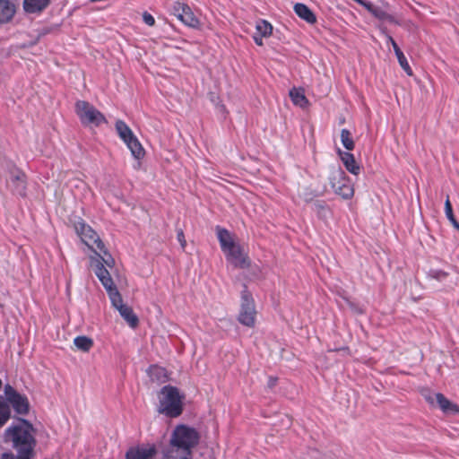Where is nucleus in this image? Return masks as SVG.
<instances>
[{"instance_id": "f257e3e1", "label": "nucleus", "mask_w": 459, "mask_h": 459, "mask_svg": "<svg viewBox=\"0 0 459 459\" xmlns=\"http://www.w3.org/2000/svg\"><path fill=\"white\" fill-rule=\"evenodd\" d=\"M3 440L5 444H10L18 455L4 453L1 459H30L34 455L36 446L34 429L25 420L20 419L13 422L4 430Z\"/></svg>"}, {"instance_id": "f03ea898", "label": "nucleus", "mask_w": 459, "mask_h": 459, "mask_svg": "<svg viewBox=\"0 0 459 459\" xmlns=\"http://www.w3.org/2000/svg\"><path fill=\"white\" fill-rule=\"evenodd\" d=\"M158 411L170 418L178 417L183 411L184 396L180 394L177 387L171 385L163 386L159 394Z\"/></svg>"}, {"instance_id": "7ed1b4c3", "label": "nucleus", "mask_w": 459, "mask_h": 459, "mask_svg": "<svg viewBox=\"0 0 459 459\" xmlns=\"http://www.w3.org/2000/svg\"><path fill=\"white\" fill-rule=\"evenodd\" d=\"M75 111L83 125L99 126L106 122L103 114L87 101L78 100Z\"/></svg>"}, {"instance_id": "20e7f679", "label": "nucleus", "mask_w": 459, "mask_h": 459, "mask_svg": "<svg viewBox=\"0 0 459 459\" xmlns=\"http://www.w3.org/2000/svg\"><path fill=\"white\" fill-rule=\"evenodd\" d=\"M170 438L194 450L199 443L200 434L195 428L180 424L172 430Z\"/></svg>"}, {"instance_id": "39448f33", "label": "nucleus", "mask_w": 459, "mask_h": 459, "mask_svg": "<svg viewBox=\"0 0 459 459\" xmlns=\"http://www.w3.org/2000/svg\"><path fill=\"white\" fill-rule=\"evenodd\" d=\"M255 307L252 295L247 291V288L241 292L240 311L238 314V321L240 324L252 327L255 322Z\"/></svg>"}, {"instance_id": "423d86ee", "label": "nucleus", "mask_w": 459, "mask_h": 459, "mask_svg": "<svg viewBox=\"0 0 459 459\" xmlns=\"http://www.w3.org/2000/svg\"><path fill=\"white\" fill-rule=\"evenodd\" d=\"M331 186L334 192L344 199H350L353 196V186L349 178H347L344 171L341 169L333 172Z\"/></svg>"}, {"instance_id": "0eeeda50", "label": "nucleus", "mask_w": 459, "mask_h": 459, "mask_svg": "<svg viewBox=\"0 0 459 459\" xmlns=\"http://www.w3.org/2000/svg\"><path fill=\"white\" fill-rule=\"evenodd\" d=\"M76 231L80 235L82 242L91 250L95 253L99 250L100 252H104V254L107 255L104 250L103 242L89 225H86L85 223H79V225L76 226Z\"/></svg>"}, {"instance_id": "6e6552de", "label": "nucleus", "mask_w": 459, "mask_h": 459, "mask_svg": "<svg viewBox=\"0 0 459 459\" xmlns=\"http://www.w3.org/2000/svg\"><path fill=\"white\" fill-rule=\"evenodd\" d=\"M26 176L16 167L13 166L6 178L7 188L15 195L24 196L26 194Z\"/></svg>"}, {"instance_id": "1a4fd4ad", "label": "nucleus", "mask_w": 459, "mask_h": 459, "mask_svg": "<svg viewBox=\"0 0 459 459\" xmlns=\"http://www.w3.org/2000/svg\"><path fill=\"white\" fill-rule=\"evenodd\" d=\"M421 394L431 406L437 405L445 413L459 412V407L440 393H433L430 390L424 389L421 391Z\"/></svg>"}, {"instance_id": "9d476101", "label": "nucleus", "mask_w": 459, "mask_h": 459, "mask_svg": "<svg viewBox=\"0 0 459 459\" xmlns=\"http://www.w3.org/2000/svg\"><path fill=\"white\" fill-rule=\"evenodd\" d=\"M4 395L8 404L12 405L18 414H27L30 409L29 401L26 396L16 392L11 385L4 386Z\"/></svg>"}, {"instance_id": "9b49d317", "label": "nucleus", "mask_w": 459, "mask_h": 459, "mask_svg": "<svg viewBox=\"0 0 459 459\" xmlns=\"http://www.w3.org/2000/svg\"><path fill=\"white\" fill-rule=\"evenodd\" d=\"M194 450L169 438L168 447L163 451V459H192Z\"/></svg>"}, {"instance_id": "f8f14e48", "label": "nucleus", "mask_w": 459, "mask_h": 459, "mask_svg": "<svg viewBox=\"0 0 459 459\" xmlns=\"http://www.w3.org/2000/svg\"><path fill=\"white\" fill-rule=\"evenodd\" d=\"M172 13L179 21L189 27L195 28L199 25L198 19L185 3L176 2L172 7Z\"/></svg>"}, {"instance_id": "ddd939ff", "label": "nucleus", "mask_w": 459, "mask_h": 459, "mask_svg": "<svg viewBox=\"0 0 459 459\" xmlns=\"http://www.w3.org/2000/svg\"><path fill=\"white\" fill-rule=\"evenodd\" d=\"M157 454V449L153 444H143L130 447L126 459H152Z\"/></svg>"}, {"instance_id": "4468645a", "label": "nucleus", "mask_w": 459, "mask_h": 459, "mask_svg": "<svg viewBox=\"0 0 459 459\" xmlns=\"http://www.w3.org/2000/svg\"><path fill=\"white\" fill-rule=\"evenodd\" d=\"M226 258L234 266L240 268H247L249 266V260L247 255L243 252L241 247L237 245L233 248L224 253Z\"/></svg>"}, {"instance_id": "2eb2a0df", "label": "nucleus", "mask_w": 459, "mask_h": 459, "mask_svg": "<svg viewBox=\"0 0 459 459\" xmlns=\"http://www.w3.org/2000/svg\"><path fill=\"white\" fill-rule=\"evenodd\" d=\"M363 7H365L371 14L376 18L383 22H388L392 23H398L394 17L389 14L387 12L383 10L381 7L374 6L371 3L365 0H354Z\"/></svg>"}, {"instance_id": "dca6fc26", "label": "nucleus", "mask_w": 459, "mask_h": 459, "mask_svg": "<svg viewBox=\"0 0 459 459\" xmlns=\"http://www.w3.org/2000/svg\"><path fill=\"white\" fill-rule=\"evenodd\" d=\"M273 26L265 20H260L256 22L255 32L253 35V39L258 46H263V39L268 38L272 35Z\"/></svg>"}, {"instance_id": "f3484780", "label": "nucleus", "mask_w": 459, "mask_h": 459, "mask_svg": "<svg viewBox=\"0 0 459 459\" xmlns=\"http://www.w3.org/2000/svg\"><path fill=\"white\" fill-rule=\"evenodd\" d=\"M338 154L346 169L353 175H359L360 167L357 164L354 155L349 152L338 150Z\"/></svg>"}, {"instance_id": "a211bd4d", "label": "nucleus", "mask_w": 459, "mask_h": 459, "mask_svg": "<svg viewBox=\"0 0 459 459\" xmlns=\"http://www.w3.org/2000/svg\"><path fill=\"white\" fill-rule=\"evenodd\" d=\"M386 39H387V42H389L393 48H394V51L395 53V56L398 59V62H399V65H401V67L403 69V71L409 75V76H411L412 75V70L405 57V56L403 55V53L401 51L400 48L398 47L397 43L395 42V40L392 38V36L390 35H386Z\"/></svg>"}, {"instance_id": "6ab92c4d", "label": "nucleus", "mask_w": 459, "mask_h": 459, "mask_svg": "<svg viewBox=\"0 0 459 459\" xmlns=\"http://www.w3.org/2000/svg\"><path fill=\"white\" fill-rule=\"evenodd\" d=\"M95 274L97 275V277L99 278L100 281L102 283L103 287L106 289L107 291H108V290H112L114 288H117L114 285V282H113V280H112V278L110 276V273L105 268L103 264L99 263L96 265Z\"/></svg>"}, {"instance_id": "aec40b11", "label": "nucleus", "mask_w": 459, "mask_h": 459, "mask_svg": "<svg viewBox=\"0 0 459 459\" xmlns=\"http://www.w3.org/2000/svg\"><path fill=\"white\" fill-rule=\"evenodd\" d=\"M217 231V237L221 247V250L223 253L227 252L228 250L233 248V247H236L238 244L235 243L231 234L229 230L225 229H221L218 227L216 229Z\"/></svg>"}, {"instance_id": "412c9836", "label": "nucleus", "mask_w": 459, "mask_h": 459, "mask_svg": "<svg viewBox=\"0 0 459 459\" xmlns=\"http://www.w3.org/2000/svg\"><path fill=\"white\" fill-rule=\"evenodd\" d=\"M217 231V237L221 247V250L223 253L227 252L228 250L233 248V247H236L238 244L235 243L231 234L229 230L225 229H221L218 227L216 229Z\"/></svg>"}, {"instance_id": "4be33fe9", "label": "nucleus", "mask_w": 459, "mask_h": 459, "mask_svg": "<svg viewBox=\"0 0 459 459\" xmlns=\"http://www.w3.org/2000/svg\"><path fill=\"white\" fill-rule=\"evenodd\" d=\"M293 9H294L295 13L300 19L304 20L307 23L314 24L316 22V14L306 4H301V3H297L294 5Z\"/></svg>"}, {"instance_id": "5701e85b", "label": "nucleus", "mask_w": 459, "mask_h": 459, "mask_svg": "<svg viewBox=\"0 0 459 459\" xmlns=\"http://www.w3.org/2000/svg\"><path fill=\"white\" fill-rule=\"evenodd\" d=\"M15 13V7L9 0H0V23L9 22Z\"/></svg>"}, {"instance_id": "b1692460", "label": "nucleus", "mask_w": 459, "mask_h": 459, "mask_svg": "<svg viewBox=\"0 0 459 459\" xmlns=\"http://www.w3.org/2000/svg\"><path fill=\"white\" fill-rule=\"evenodd\" d=\"M50 3V0H24L23 8L26 13H35L44 10Z\"/></svg>"}, {"instance_id": "393cba45", "label": "nucleus", "mask_w": 459, "mask_h": 459, "mask_svg": "<svg viewBox=\"0 0 459 459\" xmlns=\"http://www.w3.org/2000/svg\"><path fill=\"white\" fill-rule=\"evenodd\" d=\"M125 143L130 150L134 158L141 160L144 157V149L135 135L125 142Z\"/></svg>"}, {"instance_id": "a878e982", "label": "nucleus", "mask_w": 459, "mask_h": 459, "mask_svg": "<svg viewBox=\"0 0 459 459\" xmlns=\"http://www.w3.org/2000/svg\"><path fill=\"white\" fill-rule=\"evenodd\" d=\"M290 97L294 105L300 108H306L308 100L305 96L304 91L300 88H293L290 91Z\"/></svg>"}, {"instance_id": "bb28decb", "label": "nucleus", "mask_w": 459, "mask_h": 459, "mask_svg": "<svg viewBox=\"0 0 459 459\" xmlns=\"http://www.w3.org/2000/svg\"><path fill=\"white\" fill-rule=\"evenodd\" d=\"M115 128L117 135L124 143L134 136L131 128L123 120H117Z\"/></svg>"}, {"instance_id": "cd10ccee", "label": "nucleus", "mask_w": 459, "mask_h": 459, "mask_svg": "<svg viewBox=\"0 0 459 459\" xmlns=\"http://www.w3.org/2000/svg\"><path fill=\"white\" fill-rule=\"evenodd\" d=\"M117 311L131 327L134 328L138 325L137 316L134 313L133 309L127 305L121 307L119 309H117Z\"/></svg>"}, {"instance_id": "c85d7f7f", "label": "nucleus", "mask_w": 459, "mask_h": 459, "mask_svg": "<svg viewBox=\"0 0 459 459\" xmlns=\"http://www.w3.org/2000/svg\"><path fill=\"white\" fill-rule=\"evenodd\" d=\"M11 418V409L4 396L0 395V429Z\"/></svg>"}, {"instance_id": "c756f323", "label": "nucleus", "mask_w": 459, "mask_h": 459, "mask_svg": "<svg viewBox=\"0 0 459 459\" xmlns=\"http://www.w3.org/2000/svg\"><path fill=\"white\" fill-rule=\"evenodd\" d=\"M74 344L79 351L88 352L93 347V340L85 335H81L74 338Z\"/></svg>"}, {"instance_id": "7c9ffc66", "label": "nucleus", "mask_w": 459, "mask_h": 459, "mask_svg": "<svg viewBox=\"0 0 459 459\" xmlns=\"http://www.w3.org/2000/svg\"><path fill=\"white\" fill-rule=\"evenodd\" d=\"M148 375L153 381L163 383L167 380V374L165 368L152 365L148 369Z\"/></svg>"}, {"instance_id": "2f4dec72", "label": "nucleus", "mask_w": 459, "mask_h": 459, "mask_svg": "<svg viewBox=\"0 0 459 459\" xmlns=\"http://www.w3.org/2000/svg\"><path fill=\"white\" fill-rule=\"evenodd\" d=\"M341 142L345 149L351 151L354 149L355 143L352 139L351 134L348 129H342L341 131Z\"/></svg>"}, {"instance_id": "473e14b6", "label": "nucleus", "mask_w": 459, "mask_h": 459, "mask_svg": "<svg viewBox=\"0 0 459 459\" xmlns=\"http://www.w3.org/2000/svg\"><path fill=\"white\" fill-rule=\"evenodd\" d=\"M111 301L112 306L117 310L121 307L125 306L123 303L122 297L117 288H114L107 291Z\"/></svg>"}, {"instance_id": "72a5a7b5", "label": "nucleus", "mask_w": 459, "mask_h": 459, "mask_svg": "<svg viewBox=\"0 0 459 459\" xmlns=\"http://www.w3.org/2000/svg\"><path fill=\"white\" fill-rule=\"evenodd\" d=\"M445 212L448 221L453 224V226L459 230V223L455 220V215L453 213L452 204L450 203L449 197L447 196L445 202Z\"/></svg>"}, {"instance_id": "f704fd0d", "label": "nucleus", "mask_w": 459, "mask_h": 459, "mask_svg": "<svg viewBox=\"0 0 459 459\" xmlns=\"http://www.w3.org/2000/svg\"><path fill=\"white\" fill-rule=\"evenodd\" d=\"M143 20L149 26H153L154 23H155L154 17L152 14L148 13H143Z\"/></svg>"}, {"instance_id": "c9c22d12", "label": "nucleus", "mask_w": 459, "mask_h": 459, "mask_svg": "<svg viewBox=\"0 0 459 459\" xmlns=\"http://www.w3.org/2000/svg\"><path fill=\"white\" fill-rule=\"evenodd\" d=\"M431 275L433 278L442 281L446 277L447 274H446V273L442 272V271H433L431 273Z\"/></svg>"}, {"instance_id": "e433bc0d", "label": "nucleus", "mask_w": 459, "mask_h": 459, "mask_svg": "<svg viewBox=\"0 0 459 459\" xmlns=\"http://www.w3.org/2000/svg\"><path fill=\"white\" fill-rule=\"evenodd\" d=\"M178 239L180 242L182 248H185L186 242L185 236H184V233L182 230H179L178 232Z\"/></svg>"}, {"instance_id": "4c0bfd02", "label": "nucleus", "mask_w": 459, "mask_h": 459, "mask_svg": "<svg viewBox=\"0 0 459 459\" xmlns=\"http://www.w3.org/2000/svg\"><path fill=\"white\" fill-rule=\"evenodd\" d=\"M101 259L106 264L107 266H108V267H112L113 266L114 259L110 255H108L107 258L101 257Z\"/></svg>"}, {"instance_id": "58836bf2", "label": "nucleus", "mask_w": 459, "mask_h": 459, "mask_svg": "<svg viewBox=\"0 0 459 459\" xmlns=\"http://www.w3.org/2000/svg\"><path fill=\"white\" fill-rule=\"evenodd\" d=\"M270 385H274V382H273V381H271Z\"/></svg>"}]
</instances>
